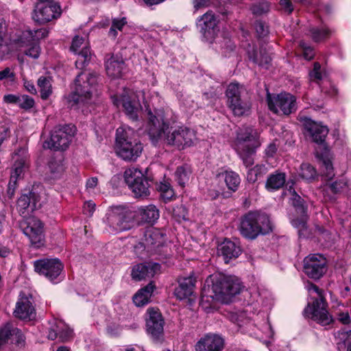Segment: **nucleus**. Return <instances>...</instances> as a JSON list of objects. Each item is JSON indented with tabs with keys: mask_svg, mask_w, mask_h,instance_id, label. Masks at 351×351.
Segmentation results:
<instances>
[{
	"mask_svg": "<svg viewBox=\"0 0 351 351\" xmlns=\"http://www.w3.org/2000/svg\"><path fill=\"white\" fill-rule=\"evenodd\" d=\"M112 99L117 107L122 106L126 115L132 121L138 120V112L143 110L141 100L143 101L148 119L147 131L153 143L162 141L179 150L190 147L196 143L197 138L193 130L184 126L169 129V121L172 118L170 108H154L152 110L150 104L154 106L155 100L160 99L157 93L155 97L152 96L150 101H147L144 91L124 89L121 95H115Z\"/></svg>",
	"mask_w": 351,
	"mask_h": 351,
	"instance_id": "f257e3e1",
	"label": "nucleus"
},
{
	"mask_svg": "<svg viewBox=\"0 0 351 351\" xmlns=\"http://www.w3.org/2000/svg\"><path fill=\"white\" fill-rule=\"evenodd\" d=\"M243 286L237 276L222 274L210 275L206 280L202 293L200 306L206 313L213 308L214 300L221 303H229L239 294Z\"/></svg>",
	"mask_w": 351,
	"mask_h": 351,
	"instance_id": "f03ea898",
	"label": "nucleus"
},
{
	"mask_svg": "<svg viewBox=\"0 0 351 351\" xmlns=\"http://www.w3.org/2000/svg\"><path fill=\"white\" fill-rule=\"evenodd\" d=\"M306 130L309 132L313 140L321 145L316 149V156L322 162L324 175L326 180H331L334 176V169L332 164V155L329 149L323 145L328 134V128L322 123L315 122L309 118H301Z\"/></svg>",
	"mask_w": 351,
	"mask_h": 351,
	"instance_id": "7ed1b4c3",
	"label": "nucleus"
},
{
	"mask_svg": "<svg viewBox=\"0 0 351 351\" xmlns=\"http://www.w3.org/2000/svg\"><path fill=\"white\" fill-rule=\"evenodd\" d=\"M143 149V145L136 138L132 128L123 125L117 129L115 152L120 158L127 162L136 161Z\"/></svg>",
	"mask_w": 351,
	"mask_h": 351,
	"instance_id": "20e7f679",
	"label": "nucleus"
},
{
	"mask_svg": "<svg viewBox=\"0 0 351 351\" xmlns=\"http://www.w3.org/2000/svg\"><path fill=\"white\" fill-rule=\"evenodd\" d=\"M47 35V32L44 28L34 31L29 29H18L14 34L10 35L11 51H23L28 57L37 59L40 54V47L38 41Z\"/></svg>",
	"mask_w": 351,
	"mask_h": 351,
	"instance_id": "39448f33",
	"label": "nucleus"
},
{
	"mask_svg": "<svg viewBox=\"0 0 351 351\" xmlns=\"http://www.w3.org/2000/svg\"><path fill=\"white\" fill-rule=\"evenodd\" d=\"M260 145L258 134L252 127H243L239 130L234 141V149L246 167L254 164L253 156Z\"/></svg>",
	"mask_w": 351,
	"mask_h": 351,
	"instance_id": "423d86ee",
	"label": "nucleus"
},
{
	"mask_svg": "<svg viewBox=\"0 0 351 351\" xmlns=\"http://www.w3.org/2000/svg\"><path fill=\"white\" fill-rule=\"evenodd\" d=\"M272 230V224L268 215L259 212H249L245 215L240 223V232L250 239L259 234H265Z\"/></svg>",
	"mask_w": 351,
	"mask_h": 351,
	"instance_id": "0eeeda50",
	"label": "nucleus"
},
{
	"mask_svg": "<svg viewBox=\"0 0 351 351\" xmlns=\"http://www.w3.org/2000/svg\"><path fill=\"white\" fill-rule=\"evenodd\" d=\"M97 75L95 73L83 72L75 81L74 93L71 99L76 104L88 103L97 95Z\"/></svg>",
	"mask_w": 351,
	"mask_h": 351,
	"instance_id": "6e6552de",
	"label": "nucleus"
},
{
	"mask_svg": "<svg viewBox=\"0 0 351 351\" xmlns=\"http://www.w3.org/2000/svg\"><path fill=\"white\" fill-rule=\"evenodd\" d=\"M131 213L121 206H112L106 214V224L112 233L127 230L132 226Z\"/></svg>",
	"mask_w": 351,
	"mask_h": 351,
	"instance_id": "1a4fd4ad",
	"label": "nucleus"
},
{
	"mask_svg": "<svg viewBox=\"0 0 351 351\" xmlns=\"http://www.w3.org/2000/svg\"><path fill=\"white\" fill-rule=\"evenodd\" d=\"M327 307L328 305L324 298H313L312 302H308L304 308V315L306 317L311 319L322 326H327L333 321Z\"/></svg>",
	"mask_w": 351,
	"mask_h": 351,
	"instance_id": "9d476101",
	"label": "nucleus"
},
{
	"mask_svg": "<svg viewBox=\"0 0 351 351\" xmlns=\"http://www.w3.org/2000/svg\"><path fill=\"white\" fill-rule=\"evenodd\" d=\"M267 101L269 110L276 114L289 115L296 110V99L289 93H267Z\"/></svg>",
	"mask_w": 351,
	"mask_h": 351,
	"instance_id": "9b49d317",
	"label": "nucleus"
},
{
	"mask_svg": "<svg viewBox=\"0 0 351 351\" xmlns=\"http://www.w3.org/2000/svg\"><path fill=\"white\" fill-rule=\"evenodd\" d=\"M75 132L73 126L64 125L54 129L49 139L43 143L44 148L53 150H64L66 149Z\"/></svg>",
	"mask_w": 351,
	"mask_h": 351,
	"instance_id": "f8f14e48",
	"label": "nucleus"
},
{
	"mask_svg": "<svg viewBox=\"0 0 351 351\" xmlns=\"http://www.w3.org/2000/svg\"><path fill=\"white\" fill-rule=\"evenodd\" d=\"M34 269L40 275L44 276L53 283L62 280L61 273L63 265L58 258H45L34 263Z\"/></svg>",
	"mask_w": 351,
	"mask_h": 351,
	"instance_id": "ddd939ff",
	"label": "nucleus"
},
{
	"mask_svg": "<svg viewBox=\"0 0 351 351\" xmlns=\"http://www.w3.org/2000/svg\"><path fill=\"white\" fill-rule=\"evenodd\" d=\"M23 233L29 238L35 247H40L45 244L43 226L41 221L34 217L23 219L21 222Z\"/></svg>",
	"mask_w": 351,
	"mask_h": 351,
	"instance_id": "4468645a",
	"label": "nucleus"
},
{
	"mask_svg": "<svg viewBox=\"0 0 351 351\" xmlns=\"http://www.w3.org/2000/svg\"><path fill=\"white\" fill-rule=\"evenodd\" d=\"M327 271L326 258L320 254H312L304 259V271L311 278L319 280Z\"/></svg>",
	"mask_w": 351,
	"mask_h": 351,
	"instance_id": "2eb2a0df",
	"label": "nucleus"
},
{
	"mask_svg": "<svg viewBox=\"0 0 351 351\" xmlns=\"http://www.w3.org/2000/svg\"><path fill=\"white\" fill-rule=\"evenodd\" d=\"M61 15L60 6L56 3H39L36 5L33 19L38 23H45L56 19Z\"/></svg>",
	"mask_w": 351,
	"mask_h": 351,
	"instance_id": "dca6fc26",
	"label": "nucleus"
},
{
	"mask_svg": "<svg viewBox=\"0 0 351 351\" xmlns=\"http://www.w3.org/2000/svg\"><path fill=\"white\" fill-rule=\"evenodd\" d=\"M71 50L77 55L75 61L77 68L82 69L90 60L91 53L88 43L84 38L79 36H75L72 41Z\"/></svg>",
	"mask_w": 351,
	"mask_h": 351,
	"instance_id": "f3484780",
	"label": "nucleus"
},
{
	"mask_svg": "<svg viewBox=\"0 0 351 351\" xmlns=\"http://www.w3.org/2000/svg\"><path fill=\"white\" fill-rule=\"evenodd\" d=\"M197 26L203 37L207 41L212 42L217 33V19L213 12L208 11L199 17Z\"/></svg>",
	"mask_w": 351,
	"mask_h": 351,
	"instance_id": "a211bd4d",
	"label": "nucleus"
},
{
	"mask_svg": "<svg viewBox=\"0 0 351 351\" xmlns=\"http://www.w3.org/2000/svg\"><path fill=\"white\" fill-rule=\"evenodd\" d=\"M13 315L15 317L21 320L30 321L34 319L36 311L32 304V298L20 294Z\"/></svg>",
	"mask_w": 351,
	"mask_h": 351,
	"instance_id": "6ab92c4d",
	"label": "nucleus"
},
{
	"mask_svg": "<svg viewBox=\"0 0 351 351\" xmlns=\"http://www.w3.org/2000/svg\"><path fill=\"white\" fill-rule=\"evenodd\" d=\"M196 280L193 276L180 278L178 280V286L174 290V295L180 300H187L191 303L194 300L192 298L195 287Z\"/></svg>",
	"mask_w": 351,
	"mask_h": 351,
	"instance_id": "aec40b11",
	"label": "nucleus"
},
{
	"mask_svg": "<svg viewBox=\"0 0 351 351\" xmlns=\"http://www.w3.org/2000/svg\"><path fill=\"white\" fill-rule=\"evenodd\" d=\"M147 313V331L154 339H158L163 332L164 322L162 315L158 310L153 308H149Z\"/></svg>",
	"mask_w": 351,
	"mask_h": 351,
	"instance_id": "412c9836",
	"label": "nucleus"
},
{
	"mask_svg": "<svg viewBox=\"0 0 351 351\" xmlns=\"http://www.w3.org/2000/svg\"><path fill=\"white\" fill-rule=\"evenodd\" d=\"M160 270V265L156 263L138 264L134 265L131 271L132 280L141 281L154 277Z\"/></svg>",
	"mask_w": 351,
	"mask_h": 351,
	"instance_id": "4be33fe9",
	"label": "nucleus"
},
{
	"mask_svg": "<svg viewBox=\"0 0 351 351\" xmlns=\"http://www.w3.org/2000/svg\"><path fill=\"white\" fill-rule=\"evenodd\" d=\"M223 338L216 334H207L195 345L196 351H221L223 347Z\"/></svg>",
	"mask_w": 351,
	"mask_h": 351,
	"instance_id": "5701e85b",
	"label": "nucleus"
},
{
	"mask_svg": "<svg viewBox=\"0 0 351 351\" xmlns=\"http://www.w3.org/2000/svg\"><path fill=\"white\" fill-rule=\"evenodd\" d=\"M107 75L112 78H119L125 69V62L118 54H112L107 57L105 61Z\"/></svg>",
	"mask_w": 351,
	"mask_h": 351,
	"instance_id": "b1692460",
	"label": "nucleus"
},
{
	"mask_svg": "<svg viewBox=\"0 0 351 351\" xmlns=\"http://www.w3.org/2000/svg\"><path fill=\"white\" fill-rule=\"evenodd\" d=\"M218 252L223 256L226 263L237 258L241 253V249L238 243L226 239L218 247Z\"/></svg>",
	"mask_w": 351,
	"mask_h": 351,
	"instance_id": "393cba45",
	"label": "nucleus"
},
{
	"mask_svg": "<svg viewBox=\"0 0 351 351\" xmlns=\"http://www.w3.org/2000/svg\"><path fill=\"white\" fill-rule=\"evenodd\" d=\"M14 336L22 339L21 331L13 328L10 324H5L0 328V351H7Z\"/></svg>",
	"mask_w": 351,
	"mask_h": 351,
	"instance_id": "a878e982",
	"label": "nucleus"
},
{
	"mask_svg": "<svg viewBox=\"0 0 351 351\" xmlns=\"http://www.w3.org/2000/svg\"><path fill=\"white\" fill-rule=\"evenodd\" d=\"M59 338L61 341H66L73 337V330L62 321L56 322L55 326L50 330L48 338L54 340Z\"/></svg>",
	"mask_w": 351,
	"mask_h": 351,
	"instance_id": "bb28decb",
	"label": "nucleus"
},
{
	"mask_svg": "<svg viewBox=\"0 0 351 351\" xmlns=\"http://www.w3.org/2000/svg\"><path fill=\"white\" fill-rule=\"evenodd\" d=\"M17 210L23 219L27 218V216L30 211L36 208V202L35 194L29 193V195H22L17 202Z\"/></svg>",
	"mask_w": 351,
	"mask_h": 351,
	"instance_id": "cd10ccee",
	"label": "nucleus"
},
{
	"mask_svg": "<svg viewBox=\"0 0 351 351\" xmlns=\"http://www.w3.org/2000/svg\"><path fill=\"white\" fill-rule=\"evenodd\" d=\"M7 24L3 19H0V60L6 58L11 52L10 41H5L7 34ZM15 32L10 33L14 34Z\"/></svg>",
	"mask_w": 351,
	"mask_h": 351,
	"instance_id": "c85d7f7f",
	"label": "nucleus"
},
{
	"mask_svg": "<svg viewBox=\"0 0 351 351\" xmlns=\"http://www.w3.org/2000/svg\"><path fill=\"white\" fill-rule=\"evenodd\" d=\"M155 286L152 282L140 289L133 297V302L137 306H143L147 304L152 295Z\"/></svg>",
	"mask_w": 351,
	"mask_h": 351,
	"instance_id": "c756f323",
	"label": "nucleus"
},
{
	"mask_svg": "<svg viewBox=\"0 0 351 351\" xmlns=\"http://www.w3.org/2000/svg\"><path fill=\"white\" fill-rule=\"evenodd\" d=\"M348 188V181L345 178H341L335 182L329 183L324 189V196L326 200L333 201L334 197L328 195L327 190L330 189L334 194L341 193L345 191Z\"/></svg>",
	"mask_w": 351,
	"mask_h": 351,
	"instance_id": "7c9ffc66",
	"label": "nucleus"
},
{
	"mask_svg": "<svg viewBox=\"0 0 351 351\" xmlns=\"http://www.w3.org/2000/svg\"><path fill=\"white\" fill-rule=\"evenodd\" d=\"M64 167L61 160L51 159L48 163L47 178L49 180H55L62 177Z\"/></svg>",
	"mask_w": 351,
	"mask_h": 351,
	"instance_id": "2f4dec72",
	"label": "nucleus"
},
{
	"mask_svg": "<svg viewBox=\"0 0 351 351\" xmlns=\"http://www.w3.org/2000/svg\"><path fill=\"white\" fill-rule=\"evenodd\" d=\"M217 179L223 180L228 189L233 192L238 189L241 182L239 176L232 171H226L219 173Z\"/></svg>",
	"mask_w": 351,
	"mask_h": 351,
	"instance_id": "473e14b6",
	"label": "nucleus"
},
{
	"mask_svg": "<svg viewBox=\"0 0 351 351\" xmlns=\"http://www.w3.org/2000/svg\"><path fill=\"white\" fill-rule=\"evenodd\" d=\"M286 176L284 173H276L271 175L267 180L265 188L269 191L278 190L284 186Z\"/></svg>",
	"mask_w": 351,
	"mask_h": 351,
	"instance_id": "72a5a7b5",
	"label": "nucleus"
},
{
	"mask_svg": "<svg viewBox=\"0 0 351 351\" xmlns=\"http://www.w3.org/2000/svg\"><path fill=\"white\" fill-rule=\"evenodd\" d=\"M140 212L142 220L147 223H154L159 218V211L154 205L141 208Z\"/></svg>",
	"mask_w": 351,
	"mask_h": 351,
	"instance_id": "f704fd0d",
	"label": "nucleus"
},
{
	"mask_svg": "<svg viewBox=\"0 0 351 351\" xmlns=\"http://www.w3.org/2000/svg\"><path fill=\"white\" fill-rule=\"evenodd\" d=\"M40 88L41 98L47 99L52 93L51 77L49 76H40L37 82Z\"/></svg>",
	"mask_w": 351,
	"mask_h": 351,
	"instance_id": "c9c22d12",
	"label": "nucleus"
},
{
	"mask_svg": "<svg viewBox=\"0 0 351 351\" xmlns=\"http://www.w3.org/2000/svg\"><path fill=\"white\" fill-rule=\"evenodd\" d=\"M229 108L235 116L247 115L250 110V104L247 101H243L241 99L237 101L228 104Z\"/></svg>",
	"mask_w": 351,
	"mask_h": 351,
	"instance_id": "e433bc0d",
	"label": "nucleus"
},
{
	"mask_svg": "<svg viewBox=\"0 0 351 351\" xmlns=\"http://www.w3.org/2000/svg\"><path fill=\"white\" fill-rule=\"evenodd\" d=\"M136 197H146L149 194L148 182L143 176V179L138 180L129 186Z\"/></svg>",
	"mask_w": 351,
	"mask_h": 351,
	"instance_id": "4c0bfd02",
	"label": "nucleus"
},
{
	"mask_svg": "<svg viewBox=\"0 0 351 351\" xmlns=\"http://www.w3.org/2000/svg\"><path fill=\"white\" fill-rule=\"evenodd\" d=\"M248 56L249 58L254 63L265 67H267V65L271 60L270 56L267 53L262 52V51H260L259 52H257L255 50L248 51Z\"/></svg>",
	"mask_w": 351,
	"mask_h": 351,
	"instance_id": "58836bf2",
	"label": "nucleus"
},
{
	"mask_svg": "<svg viewBox=\"0 0 351 351\" xmlns=\"http://www.w3.org/2000/svg\"><path fill=\"white\" fill-rule=\"evenodd\" d=\"M143 172L135 167L129 168L124 172V180L128 186L143 179Z\"/></svg>",
	"mask_w": 351,
	"mask_h": 351,
	"instance_id": "ea45409f",
	"label": "nucleus"
},
{
	"mask_svg": "<svg viewBox=\"0 0 351 351\" xmlns=\"http://www.w3.org/2000/svg\"><path fill=\"white\" fill-rule=\"evenodd\" d=\"M145 240L147 245L160 246L163 242L162 234L158 230L152 229L146 232Z\"/></svg>",
	"mask_w": 351,
	"mask_h": 351,
	"instance_id": "a19ab883",
	"label": "nucleus"
},
{
	"mask_svg": "<svg viewBox=\"0 0 351 351\" xmlns=\"http://www.w3.org/2000/svg\"><path fill=\"white\" fill-rule=\"evenodd\" d=\"M242 86L238 83H231L228 85L226 90V97L228 98V104L237 101L240 99V94Z\"/></svg>",
	"mask_w": 351,
	"mask_h": 351,
	"instance_id": "79ce46f5",
	"label": "nucleus"
},
{
	"mask_svg": "<svg viewBox=\"0 0 351 351\" xmlns=\"http://www.w3.org/2000/svg\"><path fill=\"white\" fill-rule=\"evenodd\" d=\"M299 176L304 180H311L317 176L315 169L308 163H302L298 171Z\"/></svg>",
	"mask_w": 351,
	"mask_h": 351,
	"instance_id": "37998d69",
	"label": "nucleus"
},
{
	"mask_svg": "<svg viewBox=\"0 0 351 351\" xmlns=\"http://www.w3.org/2000/svg\"><path fill=\"white\" fill-rule=\"evenodd\" d=\"M267 168L263 165H257L249 169L247 178L251 182H255L258 178L265 173Z\"/></svg>",
	"mask_w": 351,
	"mask_h": 351,
	"instance_id": "c03bdc74",
	"label": "nucleus"
},
{
	"mask_svg": "<svg viewBox=\"0 0 351 351\" xmlns=\"http://www.w3.org/2000/svg\"><path fill=\"white\" fill-rule=\"evenodd\" d=\"M310 32L313 40L315 42L327 38L331 34V31L326 27H322L321 29L313 27L310 29Z\"/></svg>",
	"mask_w": 351,
	"mask_h": 351,
	"instance_id": "a18cd8bd",
	"label": "nucleus"
},
{
	"mask_svg": "<svg viewBox=\"0 0 351 351\" xmlns=\"http://www.w3.org/2000/svg\"><path fill=\"white\" fill-rule=\"evenodd\" d=\"M158 190L160 193L161 197L165 201L170 200L174 195L173 189L171 188V185L166 182H160L158 185Z\"/></svg>",
	"mask_w": 351,
	"mask_h": 351,
	"instance_id": "49530a36",
	"label": "nucleus"
},
{
	"mask_svg": "<svg viewBox=\"0 0 351 351\" xmlns=\"http://www.w3.org/2000/svg\"><path fill=\"white\" fill-rule=\"evenodd\" d=\"M189 170L183 166L178 167L175 173V176L178 184L183 186L189 178Z\"/></svg>",
	"mask_w": 351,
	"mask_h": 351,
	"instance_id": "de8ad7c7",
	"label": "nucleus"
},
{
	"mask_svg": "<svg viewBox=\"0 0 351 351\" xmlns=\"http://www.w3.org/2000/svg\"><path fill=\"white\" fill-rule=\"evenodd\" d=\"M126 23L127 21L125 17L121 19H114L109 31L110 36L115 38L117 34V30H122V28L126 25Z\"/></svg>",
	"mask_w": 351,
	"mask_h": 351,
	"instance_id": "09e8293b",
	"label": "nucleus"
},
{
	"mask_svg": "<svg viewBox=\"0 0 351 351\" xmlns=\"http://www.w3.org/2000/svg\"><path fill=\"white\" fill-rule=\"evenodd\" d=\"M217 45H219L222 53L224 56H227L228 53L232 51L234 49V45L228 38H223V39H218L216 43Z\"/></svg>",
	"mask_w": 351,
	"mask_h": 351,
	"instance_id": "8fccbe9b",
	"label": "nucleus"
},
{
	"mask_svg": "<svg viewBox=\"0 0 351 351\" xmlns=\"http://www.w3.org/2000/svg\"><path fill=\"white\" fill-rule=\"evenodd\" d=\"M305 288L308 291L309 295H311V298H324L323 295L322 290L319 289L318 287H317L315 285L313 284L310 282H306L305 283Z\"/></svg>",
	"mask_w": 351,
	"mask_h": 351,
	"instance_id": "3c124183",
	"label": "nucleus"
},
{
	"mask_svg": "<svg viewBox=\"0 0 351 351\" xmlns=\"http://www.w3.org/2000/svg\"><path fill=\"white\" fill-rule=\"evenodd\" d=\"M269 10V5L265 1H261L253 5L252 11L253 14L256 15H261L267 12Z\"/></svg>",
	"mask_w": 351,
	"mask_h": 351,
	"instance_id": "603ef678",
	"label": "nucleus"
},
{
	"mask_svg": "<svg viewBox=\"0 0 351 351\" xmlns=\"http://www.w3.org/2000/svg\"><path fill=\"white\" fill-rule=\"evenodd\" d=\"M311 81H315L317 83L323 78V73L321 71V65L319 62H315L313 69L309 73Z\"/></svg>",
	"mask_w": 351,
	"mask_h": 351,
	"instance_id": "864d4df0",
	"label": "nucleus"
},
{
	"mask_svg": "<svg viewBox=\"0 0 351 351\" xmlns=\"http://www.w3.org/2000/svg\"><path fill=\"white\" fill-rule=\"evenodd\" d=\"M27 167V165L26 163V160L24 158H21L14 164L13 171L11 174L15 175L16 178H19L23 173L24 169Z\"/></svg>",
	"mask_w": 351,
	"mask_h": 351,
	"instance_id": "5fc2aeb1",
	"label": "nucleus"
},
{
	"mask_svg": "<svg viewBox=\"0 0 351 351\" xmlns=\"http://www.w3.org/2000/svg\"><path fill=\"white\" fill-rule=\"evenodd\" d=\"M34 101L27 95H21L19 97L18 106L24 109H29L34 106Z\"/></svg>",
	"mask_w": 351,
	"mask_h": 351,
	"instance_id": "6e6d98bb",
	"label": "nucleus"
},
{
	"mask_svg": "<svg viewBox=\"0 0 351 351\" xmlns=\"http://www.w3.org/2000/svg\"><path fill=\"white\" fill-rule=\"evenodd\" d=\"M8 80L11 82L15 81V73L13 69L10 67H6L2 71H0V81Z\"/></svg>",
	"mask_w": 351,
	"mask_h": 351,
	"instance_id": "4d7b16f0",
	"label": "nucleus"
},
{
	"mask_svg": "<svg viewBox=\"0 0 351 351\" xmlns=\"http://www.w3.org/2000/svg\"><path fill=\"white\" fill-rule=\"evenodd\" d=\"M98 184V179L97 177H92L86 180V191L91 194L95 193V189Z\"/></svg>",
	"mask_w": 351,
	"mask_h": 351,
	"instance_id": "13d9d810",
	"label": "nucleus"
},
{
	"mask_svg": "<svg viewBox=\"0 0 351 351\" xmlns=\"http://www.w3.org/2000/svg\"><path fill=\"white\" fill-rule=\"evenodd\" d=\"M289 193L291 196V199L292 201V204L295 207H302L303 209V205L302 202L301 197L295 193V190L290 186L289 189L288 190Z\"/></svg>",
	"mask_w": 351,
	"mask_h": 351,
	"instance_id": "bf43d9fd",
	"label": "nucleus"
},
{
	"mask_svg": "<svg viewBox=\"0 0 351 351\" xmlns=\"http://www.w3.org/2000/svg\"><path fill=\"white\" fill-rule=\"evenodd\" d=\"M300 47L303 52V56L306 60H311L314 56L313 49L304 43H300Z\"/></svg>",
	"mask_w": 351,
	"mask_h": 351,
	"instance_id": "052dcab7",
	"label": "nucleus"
},
{
	"mask_svg": "<svg viewBox=\"0 0 351 351\" xmlns=\"http://www.w3.org/2000/svg\"><path fill=\"white\" fill-rule=\"evenodd\" d=\"M173 214L176 217H177L178 220L181 219H186V211L185 208L182 206H178L176 208H174Z\"/></svg>",
	"mask_w": 351,
	"mask_h": 351,
	"instance_id": "680f3d73",
	"label": "nucleus"
},
{
	"mask_svg": "<svg viewBox=\"0 0 351 351\" xmlns=\"http://www.w3.org/2000/svg\"><path fill=\"white\" fill-rule=\"evenodd\" d=\"M195 11L197 12L199 10L204 8H207L210 4V0H193V1Z\"/></svg>",
	"mask_w": 351,
	"mask_h": 351,
	"instance_id": "e2e57ef3",
	"label": "nucleus"
},
{
	"mask_svg": "<svg viewBox=\"0 0 351 351\" xmlns=\"http://www.w3.org/2000/svg\"><path fill=\"white\" fill-rule=\"evenodd\" d=\"M95 210V204L92 201L86 202L83 208L84 213L88 216H92Z\"/></svg>",
	"mask_w": 351,
	"mask_h": 351,
	"instance_id": "0e129e2a",
	"label": "nucleus"
},
{
	"mask_svg": "<svg viewBox=\"0 0 351 351\" xmlns=\"http://www.w3.org/2000/svg\"><path fill=\"white\" fill-rule=\"evenodd\" d=\"M280 5L282 10L289 14L291 13L293 10V5L289 0H280Z\"/></svg>",
	"mask_w": 351,
	"mask_h": 351,
	"instance_id": "69168bd1",
	"label": "nucleus"
},
{
	"mask_svg": "<svg viewBox=\"0 0 351 351\" xmlns=\"http://www.w3.org/2000/svg\"><path fill=\"white\" fill-rule=\"evenodd\" d=\"M19 97H20L19 95L8 94V95H5L3 97V101L8 104H15L18 105L19 101Z\"/></svg>",
	"mask_w": 351,
	"mask_h": 351,
	"instance_id": "338daca9",
	"label": "nucleus"
},
{
	"mask_svg": "<svg viewBox=\"0 0 351 351\" xmlns=\"http://www.w3.org/2000/svg\"><path fill=\"white\" fill-rule=\"evenodd\" d=\"M338 320L343 324H348L351 322V319L350 317V315L348 312H341L338 314Z\"/></svg>",
	"mask_w": 351,
	"mask_h": 351,
	"instance_id": "774afa93",
	"label": "nucleus"
}]
</instances>
